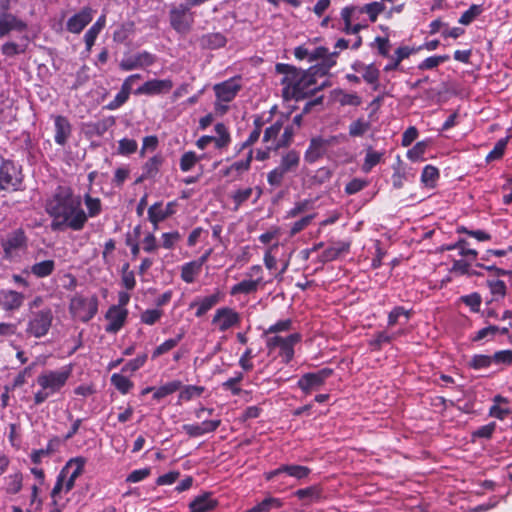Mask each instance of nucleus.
I'll list each match as a JSON object with an SVG mask.
<instances>
[{
	"label": "nucleus",
	"instance_id": "nucleus-43",
	"mask_svg": "<svg viewBox=\"0 0 512 512\" xmlns=\"http://www.w3.org/2000/svg\"><path fill=\"white\" fill-rule=\"evenodd\" d=\"M294 494L300 500L307 499L309 502H315L321 499L322 489L318 485H313L303 489H298Z\"/></svg>",
	"mask_w": 512,
	"mask_h": 512
},
{
	"label": "nucleus",
	"instance_id": "nucleus-61",
	"mask_svg": "<svg viewBox=\"0 0 512 512\" xmlns=\"http://www.w3.org/2000/svg\"><path fill=\"white\" fill-rule=\"evenodd\" d=\"M508 141H509V137H505V138L498 140L497 143L495 144L494 148L486 156V161L491 162V161L498 160V159L502 158V156L504 155Z\"/></svg>",
	"mask_w": 512,
	"mask_h": 512
},
{
	"label": "nucleus",
	"instance_id": "nucleus-30",
	"mask_svg": "<svg viewBox=\"0 0 512 512\" xmlns=\"http://www.w3.org/2000/svg\"><path fill=\"white\" fill-rule=\"evenodd\" d=\"M262 276L257 277L256 279H244L241 282L233 285L230 290V294L232 296L238 294H252L258 290L259 285L262 283Z\"/></svg>",
	"mask_w": 512,
	"mask_h": 512
},
{
	"label": "nucleus",
	"instance_id": "nucleus-46",
	"mask_svg": "<svg viewBox=\"0 0 512 512\" xmlns=\"http://www.w3.org/2000/svg\"><path fill=\"white\" fill-rule=\"evenodd\" d=\"M184 332H181L176 335L175 338L167 339L162 344L157 346L153 353H152V359H156L157 357L169 352L173 348H175L179 342L183 339Z\"/></svg>",
	"mask_w": 512,
	"mask_h": 512
},
{
	"label": "nucleus",
	"instance_id": "nucleus-10",
	"mask_svg": "<svg viewBox=\"0 0 512 512\" xmlns=\"http://www.w3.org/2000/svg\"><path fill=\"white\" fill-rule=\"evenodd\" d=\"M333 373L334 370L328 367L322 368L316 372L305 373L299 378L297 387L301 389L304 394L308 395L312 391H317L324 386L326 380L330 378Z\"/></svg>",
	"mask_w": 512,
	"mask_h": 512
},
{
	"label": "nucleus",
	"instance_id": "nucleus-42",
	"mask_svg": "<svg viewBox=\"0 0 512 512\" xmlns=\"http://www.w3.org/2000/svg\"><path fill=\"white\" fill-rule=\"evenodd\" d=\"M5 481V491L8 494H17L22 489L23 475L21 472H16L14 474L8 475L4 478Z\"/></svg>",
	"mask_w": 512,
	"mask_h": 512
},
{
	"label": "nucleus",
	"instance_id": "nucleus-34",
	"mask_svg": "<svg viewBox=\"0 0 512 512\" xmlns=\"http://www.w3.org/2000/svg\"><path fill=\"white\" fill-rule=\"evenodd\" d=\"M350 245L346 242H338L336 245L326 248L320 255L323 263L337 259L341 254L349 251Z\"/></svg>",
	"mask_w": 512,
	"mask_h": 512
},
{
	"label": "nucleus",
	"instance_id": "nucleus-63",
	"mask_svg": "<svg viewBox=\"0 0 512 512\" xmlns=\"http://www.w3.org/2000/svg\"><path fill=\"white\" fill-rule=\"evenodd\" d=\"M482 11V6L476 4L471 5L469 9L462 13L461 17L459 18V23L463 25L470 24L477 16L482 13Z\"/></svg>",
	"mask_w": 512,
	"mask_h": 512
},
{
	"label": "nucleus",
	"instance_id": "nucleus-20",
	"mask_svg": "<svg viewBox=\"0 0 512 512\" xmlns=\"http://www.w3.org/2000/svg\"><path fill=\"white\" fill-rule=\"evenodd\" d=\"M191 19V13L187 6L179 5L170 11L171 25L177 31L187 29Z\"/></svg>",
	"mask_w": 512,
	"mask_h": 512
},
{
	"label": "nucleus",
	"instance_id": "nucleus-11",
	"mask_svg": "<svg viewBox=\"0 0 512 512\" xmlns=\"http://www.w3.org/2000/svg\"><path fill=\"white\" fill-rule=\"evenodd\" d=\"M311 473V469L302 465H281L278 468L266 472L264 477L267 481L279 479L284 483L286 477H292L297 480L306 478Z\"/></svg>",
	"mask_w": 512,
	"mask_h": 512
},
{
	"label": "nucleus",
	"instance_id": "nucleus-40",
	"mask_svg": "<svg viewBox=\"0 0 512 512\" xmlns=\"http://www.w3.org/2000/svg\"><path fill=\"white\" fill-rule=\"evenodd\" d=\"M85 458L76 457L70 459L63 468H67V476L76 481V479L83 473Z\"/></svg>",
	"mask_w": 512,
	"mask_h": 512
},
{
	"label": "nucleus",
	"instance_id": "nucleus-1",
	"mask_svg": "<svg viewBox=\"0 0 512 512\" xmlns=\"http://www.w3.org/2000/svg\"><path fill=\"white\" fill-rule=\"evenodd\" d=\"M45 212L51 218L52 231H81L86 225L82 198L70 186L58 185L46 199Z\"/></svg>",
	"mask_w": 512,
	"mask_h": 512
},
{
	"label": "nucleus",
	"instance_id": "nucleus-5",
	"mask_svg": "<svg viewBox=\"0 0 512 512\" xmlns=\"http://www.w3.org/2000/svg\"><path fill=\"white\" fill-rule=\"evenodd\" d=\"M0 191L16 192L24 190L23 174L20 166L1 156Z\"/></svg>",
	"mask_w": 512,
	"mask_h": 512
},
{
	"label": "nucleus",
	"instance_id": "nucleus-28",
	"mask_svg": "<svg viewBox=\"0 0 512 512\" xmlns=\"http://www.w3.org/2000/svg\"><path fill=\"white\" fill-rule=\"evenodd\" d=\"M327 52L328 49L323 46L310 49L305 45H301L295 48L294 55L299 60L308 59L309 62H313L323 56H326Z\"/></svg>",
	"mask_w": 512,
	"mask_h": 512
},
{
	"label": "nucleus",
	"instance_id": "nucleus-29",
	"mask_svg": "<svg viewBox=\"0 0 512 512\" xmlns=\"http://www.w3.org/2000/svg\"><path fill=\"white\" fill-rule=\"evenodd\" d=\"M26 28V24L5 11L0 12V32H11L13 30L21 31Z\"/></svg>",
	"mask_w": 512,
	"mask_h": 512
},
{
	"label": "nucleus",
	"instance_id": "nucleus-38",
	"mask_svg": "<svg viewBox=\"0 0 512 512\" xmlns=\"http://www.w3.org/2000/svg\"><path fill=\"white\" fill-rule=\"evenodd\" d=\"M217 137L214 136L212 142L215 143L217 149L226 148L231 142V136L228 128L224 123H217L214 127Z\"/></svg>",
	"mask_w": 512,
	"mask_h": 512
},
{
	"label": "nucleus",
	"instance_id": "nucleus-19",
	"mask_svg": "<svg viewBox=\"0 0 512 512\" xmlns=\"http://www.w3.org/2000/svg\"><path fill=\"white\" fill-rule=\"evenodd\" d=\"M221 292L216 290L213 294L205 296L203 298H197L190 303L189 308L192 309L197 307L195 316L200 318L205 315L209 310L216 306L221 301Z\"/></svg>",
	"mask_w": 512,
	"mask_h": 512
},
{
	"label": "nucleus",
	"instance_id": "nucleus-12",
	"mask_svg": "<svg viewBox=\"0 0 512 512\" xmlns=\"http://www.w3.org/2000/svg\"><path fill=\"white\" fill-rule=\"evenodd\" d=\"M156 60V55L141 51L136 54L125 55L120 61L119 67L123 71L142 69L153 65Z\"/></svg>",
	"mask_w": 512,
	"mask_h": 512
},
{
	"label": "nucleus",
	"instance_id": "nucleus-35",
	"mask_svg": "<svg viewBox=\"0 0 512 512\" xmlns=\"http://www.w3.org/2000/svg\"><path fill=\"white\" fill-rule=\"evenodd\" d=\"M29 41L30 40L27 36H23L19 42H7L2 46V53L7 57H14L18 54H22L27 50Z\"/></svg>",
	"mask_w": 512,
	"mask_h": 512
},
{
	"label": "nucleus",
	"instance_id": "nucleus-17",
	"mask_svg": "<svg viewBox=\"0 0 512 512\" xmlns=\"http://www.w3.org/2000/svg\"><path fill=\"white\" fill-rule=\"evenodd\" d=\"M54 119L55 143L64 147L72 135V125L67 117L56 115Z\"/></svg>",
	"mask_w": 512,
	"mask_h": 512
},
{
	"label": "nucleus",
	"instance_id": "nucleus-60",
	"mask_svg": "<svg viewBox=\"0 0 512 512\" xmlns=\"http://www.w3.org/2000/svg\"><path fill=\"white\" fill-rule=\"evenodd\" d=\"M138 144L136 140L129 138H122L118 141L117 152L120 155L128 156L137 151Z\"/></svg>",
	"mask_w": 512,
	"mask_h": 512
},
{
	"label": "nucleus",
	"instance_id": "nucleus-44",
	"mask_svg": "<svg viewBox=\"0 0 512 512\" xmlns=\"http://www.w3.org/2000/svg\"><path fill=\"white\" fill-rule=\"evenodd\" d=\"M283 128V122L277 120L264 130L263 142L268 145H275L279 141V134Z\"/></svg>",
	"mask_w": 512,
	"mask_h": 512
},
{
	"label": "nucleus",
	"instance_id": "nucleus-36",
	"mask_svg": "<svg viewBox=\"0 0 512 512\" xmlns=\"http://www.w3.org/2000/svg\"><path fill=\"white\" fill-rule=\"evenodd\" d=\"M83 201L86 206L87 212L85 211L86 222L89 218H95L102 213V202L98 197H92L89 193L83 196Z\"/></svg>",
	"mask_w": 512,
	"mask_h": 512
},
{
	"label": "nucleus",
	"instance_id": "nucleus-39",
	"mask_svg": "<svg viewBox=\"0 0 512 512\" xmlns=\"http://www.w3.org/2000/svg\"><path fill=\"white\" fill-rule=\"evenodd\" d=\"M55 270L54 260H44L31 266V273L37 278L50 276Z\"/></svg>",
	"mask_w": 512,
	"mask_h": 512
},
{
	"label": "nucleus",
	"instance_id": "nucleus-56",
	"mask_svg": "<svg viewBox=\"0 0 512 512\" xmlns=\"http://www.w3.org/2000/svg\"><path fill=\"white\" fill-rule=\"evenodd\" d=\"M115 124V118L112 116L106 117L104 119H101L95 123H92L90 125L91 130L93 133H95L97 136L104 135L109 128H111Z\"/></svg>",
	"mask_w": 512,
	"mask_h": 512
},
{
	"label": "nucleus",
	"instance_id": "nucleus-16",
	"mask_svg": "<svg viewBox=\"0 0 512 512\" xmlns=\"http://www.w3.org/2000/svg\"><path fill=\"white\" fill-rule=\"evenodd\" d=\"M240 89L241 85L235 78H231L224 82L218 83L214 86V91L217 99L223 102L232 101L236 97Z\"/></svg>",
	"mask_w": 512,
	"mask_h": 512
},
{
	"label": "nucleus",
	"instance_id": "nucleus-59",
	"mask_svg": "<svg viewBox=\"0 0 512 512\" xmlns=\"http://www.w3.org/2000/svg\"><path fill=\"white\" fill-rule=\"evenodd\" d=\"M315 217H316V213L305 215L302 218H300L299 220L292 223L291 227H290V232H289L290 236H295L296 234H298L301 231H303L304 229H306L311 224V222L315 219Z\"/></svg>",
	"mask_w": 512,
	"mask_h": 512
},
{
	"label": "nucleus",
	"instance_id": "nucleus-4",
	"mask_svg": "<svg viewBox=\"0 0 512 512\" xmlns=\"http://www.w3.org/2000/svg\"><path fill=\"white\" fill-rule=\"evenodd\" d=\"M300 165V153L291 149L284 153L278 166L267 174V182L271 187H280L289 173H295Z\"/></svg>",
	"mask_w": 512,
	"mask_h": 512
},
{
	"label": "nucleus",
	"instance_id": "nucleus-32",
	"mask_svg": "<svg viewBox=\"0 0 512 512\" xmlns=\"http://www.w3.org/2000/svg\"><path fill=\"white\" fill-rule=\"evenodd\" d=\"M275 69L277 73L284 75L281 83L283 85H286V89H291L293 83L296 81V78L301 70L296 68L295 66L284 63L276 64Z\"/></svg>",
	"mask_w": 512,
	"mask_h": 512
},
{
	"label": "nucleus",
	"instance_id": "nucleus-45",
	"mask_svg": "<svg viewBox=\"0 0 512 512\" xmlns=\"http://www.w3.org/2000/svg\"><path fill=\"white\" fill-rule=\"evenodd\" d=\"M58 445L59 439L57 437H54L53 439L49 440L45 449H38L32 451L30 455L31 461L34 464H40L42 457L49 456L50 454H52L57 449Z\"/></svg>",
	"mask_w": 512,
	"mask_h": 512
},
{
	"label": "nucleus",
	"instance_id": "nucleus-41",
	"mask_svg": "<svg viewBox=\"0 0 512 512\" xmlns=\"http://www.w3.org/2000/svg\"><path fill=\"white\" fill-rule=\"evenodd\" d=\"M163 164V157L161 155H154L149 158L142 166V171L145 173V177L154 179L158 174L160 167Z\"/></svg>",
	"mask_w": 512,
	"mask_h": 512
},
{
	"label": "nucleus",
	"instance_id": "nucleus-54",
	"mask_svg": "<svg viewBox=\"0 0 512 512\" xmlns=\"http://www.w3.org/2000/svg\"><path fill=\"white\" fill-rule=\"evenodd\" d=\"M334 93L338 96L337 100L342 106H359L362 103L361 97L356 93H346L341 89L335 90Z\"/></svg>",
	"mask_w": 512,
	"mask_h": 512
},
{
	"label": "nucleus",
	"instance_id": "nucleus-24",
	"mask_svg": "<svg viewBox=\"0 0 512 512\" xmlns=\"http://www.w3.org/2000/svg\"><path fill=\"white\" fill-rule=\"evenodd\" d=\"M92 19V9L84 8L68 20L67 27L69 32H81Z\"/></svg>",
	"mask_w": 512,
	"mask_h": 512
},
{
	"label": "nucleus",
	"instance_id": "nucleus-13",
	"mask_svg": "<svg viewBox=\"0 0 512 512\" xmlns=\"http://www.w3.org/2000/svg\"><path fill=\"white\" fill-rule=\"evenodd\" d=\"M240 315L234 309L222 307L216 310L213 316L212 324L216 325L221 332L238 325L240 323Z\"/></svg>",
	"mask_w": 512,
	"mask_h": 512
},
{
	"label": "nucleus",
	"instance_id": "nucleus-48",
	"mask_svg": "<svg viewBox=\"0 0 512 512\" xmlns=\"http://www.w3.org/2000/svg\"><path fill=\"white\" fill-rule=\"evenodd\" d=\"M181 387H182L181 381H179V380L170 381V382L158 387L153 394V398L156 400H160L168 395L175 393L176 391L181 389Z\"/></svg>",
	"mask_w": 512,
	"mask_h": 512
},
{
	"label": "nucleus",
	"instance_id": "nucleus-31",
	"mask_svg": "<svg viewBox=\"0 0 512 512\" xmlns=\"http://www.w3.org/2000/svg\"><path fill=\"white\" fill-rule=\"evenodd\" d=\"M301 340L299 333H293L285 337L284 342L278 347L279 356L283 358L284 363H289L294 357V345Z\"/></svg>",
	"mask_w": 512,
	"mask_h": 512
},
{
	"label": "nucleus",
	"instance_id": "nucleus-47",
	"mask_svg": "<svg viewBox=\"0 0 512 512\" xmlns=\"http://www.w3.org/2000/svg\"><path fill=\"white\" fill-rule=\"evenodd\" d=\"M283 503L279 498L268 497L263 501L248 509L246 512H270L273 509L282 507Z\"/></svg>",
	"mask_w": 512,
	"mask_h": 512
},
{
	"label": "nucleus",
	"instance_id": "nucleus-58",
	"mask_svg": "<svg viewBox=\"0 0 512 512\" xmlns=\"http://www.w3.org/2000/svg\"><path fill=\"white\" fill-rule=\"evenodd\" d=\"M202 159V156H197L195 152H185L180 158V169L183 172L190 171L195 164Z\"/></svg>",
	"mask_w": 512,
	"mask_h": 512
},
{
	"label": "nucleus",
	"instance_id": "nucleus-26",
	"mask_svg": "<svg viewBox=\"0 0 512 512\" xmlns=\"http://www.w3.org/2000/svg\"><path fill=\"white\" fill-rule=\"evenodd\" d=\"M217 504V500L212 498L211 493H203L190 502L189 509L190 512H210Z\"/></svg>",
	"mask_w": 512,
	"mask_h": 512
},
{
	"label": "nucleus",
	"instance_id": "nucleus-27",
	"mask_svg": "<svg viewBox=\"0 0 512 512\" xmlns=\"http://www.w3.org/2000/svg\"><path fill=\"white\" fill-rule=\"evenodd\" d=\"M423 46L410 47V46H401L396 49L395 56L392 58V61L385 65L384 71L389 72L398 69L402 60L408 58L411 54H414L420 50H422Z\"/></svg>",
	"mask_w": 512,
	"mask_h": 512
},
{
	"label": "nucleus",
	"instance_id": "nucleus-64",
	"mask_svg": "<svg viewBox=\"0 0 512 512\" xmlns=\"http://www.w3.org/2000/svg\"><path fill=\"white\" fill-rule=\"evenodd\" d=\"M491 359L492 363L496 365L510 366L512 365V350L497 351L491 356Z\"/></svg>",
	"mask_w": 512,
	"mask_h": 512
},
{
	"label": "nucleus",
	"instance_id": "nucleus-9",
	"mask_svg": "<svg viewBox=\"0 0 512 512\" xmlns=\"http://www.w3.org/2000/svg\"><path fill=\"white\" fill-rule=\"evenodd\" d=\"M98 311V298L92 296L85 298L82 296L75 297L70 303V312L73 317L77 318L81 322L90 321Z\"/></svg>",
	"mask_w": 512,
	"mask_h": 512
},
{
	"label": "nucleus",
	"instance_id": "nucleus-55",
	"mask_svg": "<svg viewBox=\"0 0 512 512\" xmlns=\"http://www.w3.org/2000/svg\"><path fill=\"white\" fill-rule=\"evenodd\" d=\"M67 478V468H62L57 475L56 483L51 491L52 505L57 506V496L64 491V481Z\"/></svg>",
	"mask_w": 512,
	"mask_h": 512
},
{
	"label": "nucleus",
	"instance_id": "nucleus-52",
	"mask_svg": "<svg viewBox=\"0 0 512 512\" xmlns=\"http://www.w3.org/2000/svg\"><path fill=\"white\" fill-rule=\"evenodd\" d=\"M449 58L450 57L447 54L430 56V57L424 59L422 62H420L418 64L417 68L421 71L432 70V69L438 67L440 64L448 61Z\"/></svg>",
	"mask_w": 512,
	"mask_h": 512
},
{
	"label": "nucleus",
	"instance_id": "nucleus-51",
	"mask_svg": "<svg viewBox=\"0 0 512 512\" xmlns=\"http://www.w3.org/2000/svg\"><path fill=\"white\" fill-rule=\"evenodd\" d=\"M111 384L122 394H127L133 388V382L119 373L111 376Z\"/></svg>",
	"mask_w": 512,
	"mask_h": 512
},
{
	"label": "nucleus",
	"instance_id": "nucleus-53",
	"mask_svg": "<svg viewBox=\"0 0 512 512\" xmlns=\"http://www.w3.org/2000/svg\"><path fill=\"white\" fill-rule=\"evenodd\" d=\"M371 127V123L363 118H358L349 125V136L361 137Z\"/></svg>",
	"mask_w": 512,
	"mask_h": 512
},
{
	"label": "nucleus",
	"instance_id": "nucleus-49",
	"mask_svg": "<svg viewBox=\"0 0 512 512\" xmlns=\"http://www.w3.org/2000/svg\"><path fill=\"white\" fill-rule=\"evenodd\" d=\"M201 269L202 268L195 261L185 263L181 268L182 280L188 284L193 283L196 276L201 272Z\"/></svg>",
	"mask_w": 512,
	"mask_h": 512
},
{
	"label": "nucleus",
	"instance_id": "nucleus-14",
	"mask_svg": "<svg viewBox=\"0 0 512 512\" xmlns=\"http://www.w3.org/2000/svg\"><path fill=\"white\" fill-rule=\"evenodd\" d=\"M174 84L171 79H152L146 81L143 85L135 90L136 95H161L171 91Z\"/></svg>",
	"mask_w": 512,
	"mask_h": 512
},
{
	"label": "nucleus",
	"instance_id": "nucleus-8",
	"mask_svg": "<svg viewBox=\"0 0 512 512\" xmlns=\"http://www.w3.org/2000/svg\"><path fill=\"white\" fill-rule=\"evenodd\" d=\"M323 89V85H317L316 78L307 70L301 69L291 90L292 96L296 100L314 95Z\"/></svg>",
	"mask_w": 512,
	"mask_h": 512
},
{
	"label": "nucleus",
	"instance_id": "nucleus-3",
	"mask_svg": "<svg viewBox=\"0 0 512 512\" xmlns=\"http://www.w3.org/2000/svg\"><path fill=\"white\" fill-rule=\"evenodd\" d=\"M71 375L70 368L61 370H47L37 377V384L41 387L34 395L35 405L45 402L53 394L58 393L66 385Z\"/></svg>",
	"mask_w": 512,
	"mask_h": 512
},
{
	"label": "nucleus",
	"instance_id": "nucleus-21",
	"mask_svg": "<svg viewBox=\"0 0 512 512\" xmlns=\"http://www.w3.org/2000/svg\"><path fill=\"white\" fill-rule=\"evenodd\" d=\"M1 306L5 311L18 310L24 302V295L15 290H1Z\"/></svg>",
	"mask_w": 512,
	"mask_h": 512
},
{
	"label": "nucleus",
	"instance_id": "nucleus-37",
	"mask_svg": "<svg viewBox=\"0 0 512 512\" xmlns=\"http://www.w3.org/2000/svg\"><path fill=\"white\" fill-rule=\"evenodd\" d=\"M131 90V86H128L127 83H122L120 91L116 94L114 99L105 106V108L111 111L120 108L128 101Z\"/></svg>",
	"mask_w": 512,
	"mask_h": 512
},
{
	"label": "nucleus",
	"instance_id": "nucleus-15",
	"mask_svg": "<svg viewBox=\"0 0 512 512\" xmlns=\"http://www.w3.org/2000/svg\"><path fill=\"white\" fill-rule=\"evenodd\" d=\"M127 317L128 310L126 308L112 305L105 314V318L108 321L105 331L110 334H116L124 326Z\"/></svg>",
	"mask_w": 512,
	"mask_h": 512
},
{
	"label": "nucleus",
	"instance_id": "nucleus-50",
	"mask_svg": "<svg viewBox=\"0 0 512 512\" xmlns=\"http://www.w3.org/2000/svg\"><path fill=\"white\" fill-rule=\"evenodd\" d=\"M439 179V170L432 165H426L421 174V182L429 188H433Z\"/></svg>",
	"mask_w": 512,
	"mask_h": 512
},
{
	"label": "nucleus",
	"instance_id": "nucleus-57",
	"mask_svg": "<svg viewBox=\"0 0 512 512\" xmlns=\"http://www.w3.org/2000/svg\"><path fill=\"white\" fill-rule=\"evenodd\" d=\"M382 156L383 153L373 151L372 148L369 147L364 159L362 170L366 173L371 171V169L380 162Z\"/></svg>",
	"mask_w": 512,
	"mask_h": 512
},
{
	"label": "nucleus",
	"instance_id": "nucleus-2",
	"mask_svg": "<svg viewBox=\"0 0 512 512\" xmlns=\"http://www.w3.org/2000/svg\"><path fill=\"white\" fill-rule=\"evenodd\" d=\"M386 9L384 3L374 1L364 6H347L341 11L344 32H359L369 23L375 22L377 16Z\"/></svg>",
	"mask_w": 512,
	"mask_h": 512
},
{
	"label": "nucleus",
	"instance_id": "nucleus-22",
	"mask_svg": "<svg viewBox=\"0 0 512 512\" xmlns=\"http://www.w3.org/2000/svg\"><path fill=\"white\" fill-rule=\"evenodd\" d=\"M338 55V52L330 53L327 52L326 56L319 58L320 62L315 65L310 66L307 71H309L315 78L323 77L328 74L329 70L336 64L335 57Z\"/></svg>",
	"mask_w": 512,
	"mask_h": 512
},
{
	"label": "nucleus",
	"instance_id": "nucleus-33",
	"mask_svg": "<svg viewBox=\"0 0 512 512\" xmlns=\"http://www.w3.org/2000/svg\"><path fill=\"white\" fill-rule=\"evenodd\" d=\"M224 34H202L196 42L203 49H218L226 43Z\"/></svg>",
	"mask_w": 512,
	"mask_h": 512
},
{
	"label": "nucleus",
	"instance_id": "nucleus-6",
	"mask_svg": "<svg viewBox=\"0 0 512 512\" xmlns=\"http://www.w3.org/2000/svg\"><path fill=\"white\" fill-rule=\"evenodd\" d=\"M28 241L26 231L22 227L8 232L0 239L4 258L10 260L18 256L21 251H25L28 248Z\"/></svg>",
	"mask_w": 512,
	"mask_h": 512
},
{
	"label": "nucleus",
	"instance_id": "nucleus-18",
	"mask_svg": "<svg viewBox=\"0 0 512 512\" xmlns=\"http://www.w3.org/2000/svg\"><path fill=\"white\" fill-rule=\"evenodd\" d=\"M352 69L356 72L362 73L363 80L372 85L374 91L379 89L380 71L373 63L367 65L361 61H356L352 65Z\"/></svg>",
	"mask_w": 512,
	"mask_h": 512
},
{
	"label": "nucleus",
	"instance_id": "nucleus-23",
	"mask_svg": "<svg viewBox=\"0 0 512 512\" xmlns=\"http://www.w3.org/2000/svg\"><path fill=\"white\" fill-rule=\"evenodd\" d=\"M174 206L175 202H168L165 207H163L162 202L154 203L148 209V220L156 222L164 221L175 213Z\"/></svg>",
	"mask_w": 512,
	"mask_h": 512
},
{
	"label": "nucleus",
	"instance_id": "nucleus-25",
	"mask_svg": "<svg viewBox=\"0 0 512 512\" xmlns=\"http://www.w3.org/2000/svg\"><path fill=\"white\" fill-rule=\"evenodd\" d=\"M324 138L315 137L310 140L309 146L304 154V159L308 163H314L324 156L326 153Z\"/></svg>",
	"mask_w": 512,
	"mask_h": 512
},
{
	"label": "nucleus",
	"instance_id": "nucleus-7",
	"mask_svg": "<svg viewBox=\"0 0 512 512\" xmlns=\"http://www.w3.org/2000/svg\"><path fill=\"white\" fill-rule=\"evenodd\" d=\"M53 318V312L48 307L32 312L27 324L26 333L35 338L44 337L52 326Z\"/></svg>",
	"mask_w": 512,
	"mask_h": 512
},
{
	"label": "nucleus",
	"instance_id": "nucleus-62",
	"mask_svg": "<svg viewBox=\"0 0 512 512\" xmlns=\"http://www.w3.org/2000/svg\"><path fill=\"white\" fill-rule=\"evenodd\" d=\"M121 282L127 290H133L136 286L135 274L129 270V263H125L121 270Z\"/></svg>",
	"mask_w": 512,
	"mask_h": 512
}]
</instances>
